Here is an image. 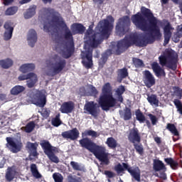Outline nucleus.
<instances>
[{"label": "nucleus", "instance_id": "obj_1", "mask_svg": "<svg viewBox=\"0 0 182 182\" xmlns=\"http://www.w3.org/2000/svg\"><path fill=\"white\" fill-rule=\"evenodd\" d=\"M112 22H114L113 17L109 16L107 19L100 21L95 28L96 34L93 32V25L89 26L84 39L85 44L84 46L85 51L81 53L82 63L85 68H92L93 63L92 61V48H97V45L102 42L103 38H109L110 31L113 29Z\"/></svg>", "mask_w": 182, "mask_h": 182}, {"label": "nucleus", "instance_id": "obj_2", "mask_svg": "<svg viewBox=\"0 0 182 182\" xmlns=\"http://www.w3.org/2000/svg\"><path fill=\"white\" fill-rule=\"evenodd\" d=\"M41 14H43L44 15H50L53 18L50 21L44 23V32H50V31L58 32V31H60V29H64V31H65V39L68 41V46L62 50L61 53L66 59L70 58L73 53V50H75L73 37L72 36L70 30L68 28L66 23L63 21V18H62L60 15L55 12V10L52 9H43L41 10Z\"/></svg>", "mask_w": 182, "mask_h": 182}, {"label": "nucleus", "instance_id": "obj_3", "mask_svg": "<svg viewBox=\"0 0 182 182\" xmlns=\"http://www.w3.org/2000/svg\"><path fill=\"white\" fill-rule=\"evenodd\" d=\"M141 13H138L132 16V21L134 25L144 31V32H150L157 38H161L160 28L157 26V19L153 17V14L149 9L141 7Z\"/></svg>", "mask_w": 182, "mask_h": 182}, {"label": "nucleus", "instance_id": "obj_4", "mask_svg": "<svg viewBox=\"0 0 182 182\" xmlns=\"http://www.w3.org/2000/svg\"><path fill=\"white\" fill-rule=\"evenodd\" d=\"M80 144L92 153L100 161L104 164H109V159H107L109 154L106 151L105 146H99L87 138L80 140Z\"/></svg>", "mask_w": 182, "mask_h": 182}, {"label": "nucleus", "instance_id": "obj_5", "mask_svg": "<svg viewBox=\"0 0 182 182\" xmlns=\"http://www.w3.org/2000/svg\"><path fill=\"white\" fill-rule=\"evenodd\" d=\"M99 105L102 110H109V107L116 106V99L112 93V86L107 82L102 87V92L100 97Z\"/></svg>", "mask_w": 182, "mask_h": 182}, {"label": "nucleus", "instance_id": "obj_6", "mask_svg": "<svg viewBox=\"0 0 182 182\" xmlns=\"http://www.w3.org/2000/svg\"><path fill=\"white\" fill-rule=\"evenodd\" d=\"M46 65V75H48L49 76H55V75H58V73H60V72L63 70L66 62L59 55H54L50 57V60H47Z\"/></svg>", "mask_w": 182, "mask_h": 182}, {"label": "nucleus", "instance_id": "obj_7", "mask_svg": "<svg viewBox=\"0 0 182 182\" xmlns=\"http://www.w3.org/2000/svg\"><path fill=\"white\" fill-rule=\"evenodd\" d=\"M151 38V36H146L143 38L139 37L135 34H132L126 37L124 40L120 41L117 43V48L119 50L127 49L132 45H136V46H146L149 43V39Z\"/></svg>", "mask_w": 182, "mask_h": 182}, {"label": "nucleus", "instance_id": "obj_8", "mask_svg": "<svg viewBox=\"0 0 182 182\" xmlns=\"http://www.w3.org/2000/svg\"><path fill=\"white\" fill-rule=\"evenodd\" d=\"M28 100L38 106V107H44L46 105V93L45 90L39 91L38 90H32L28 92Z\"/></svg>", "mask_w": 182, "mask_h": 182}, {"label": "nucleus", "instance_id": "obj_9", "mask_svg": "<svg viewBox=\"0 0 182 182\" xmlns=\"http://www.w3.org/2000/svg\"><path fill=\"white\" fill-rule=\"evenodd\" d=\"M124 168L127 170L134 180L140 181V169H139V167H129L127 164L124 163L122 165L119 164L115 166V171L118 174H122L124 171Z\"/></svg>", "mask_w": 182, "mask_h": 182}, {"label": "nucleus", "instance_id": "obj_10", "mask_svg": "<svg viewBox=\"0 0 182 182\" xmlns=\"http://www.w3.org/2000/svg\"><path fill=\"white\" fill-rule=\"evenodd\" d=\"M41 144L49 160L58 164L59 163V158L55 155V153L58 151V148L52 146L48 141H43Z\"/></svg>", "mask_w": 182, "mask_h": 182}, {"label": "nucleus", "instance_id": "obj_11", "mask_svg": "<svg viewBox=\"0 0 182 182\" xmlns=\"http://www.w3.org/2000/svg\"><path fill=\"white\" fill-rule=\"evenodd\" d=\"M159 62L162 66L167 65V63H176L177 62V53L173 50H166L164 55L159 57Z\"/></svg>", "mask_w": 182, "mask_h": 182}, {"label": "nucleus", "instance_id": "obj_12", "mask_svg": "<svg viewBox=\"0 0 182 182\" xmlns=\"http://www.w3.org/2000/svg\"><path fill=\"white\" fill-rule=\"evenodd\" d=\"M129 25L130 18H129V16H124L120 18L116 26L117 35L119 36H123L126 33V31H128Z\"/></svg>", "mask_w": 182, "mask_h": 182}, {"label": "nucleus", "instance_id": "obj_13", "mask_svg": "<svg viewBox=\"0 0 182 182\" xmlns=\"http://www.w3.org/2000/svg\"><path fill=\"white\" fill-rule=\"evenodd\" d=\"M6 141V147H8L12 153H18V151H21L22 143H21L20 140H17L15 138L7 137Z\"/></svg>", "mask_w": 182, "mask_h": 182}, {"label": "nucleus", "instance_id": "obj_14", "mask_svg": "<svg viewBox=\"0 0 182 182\" xmlns=\"http://www.w3.org/2000/svg\"><path fill=\"white\" fill-rule=\"evenodd\" d=\"M18 80H28V87H33L36 84V82H38V75L33 73H30L26 75L22 74L18 77Z\"/></svg>", "mask_w": 182, "mask_h": 182}, {"label": "nucleus", "instance_id": "obj_15", "mask_svg": "<svg viewBox=\"0 0 182 182\" xmlns=\"http://www.w3.org/2000/svg\"><path fill=\"white\" fill-rule=\"evenodd\" d=\"M4 28L5 29L4 33V41H9V39L12 38V33H14V27L12 26V22H6Z\"/></svg>", "mask_w": 182, "mask_h": 182}, {"label": "nucleus", "instance_id": "obj_16", "mask_svg": "<svg viewBox=\"0 0 182 182\" xmlns=\"http://www.w3.org/2000/svg\"><path fill=\"white\" fill-rule=\"evenodd\" d=\"M97 107H99L97 104H95L93 102H89L85 104L84 109L86 110L87 113L96 117L97 116Z\"/></svg>", "mask_w": 182, "mask_h": 182}, {"label": "nucleus", "instance_id": "obj_17", "mask_svg": "<svg viewBox=\"0 0 182 182\" xmlns=\"http://www.w3.org/2000/svg\"><path fill=\"white\" fill-rule=\"evenodd\" d=\"M173 28L168 21L164 22V45H167L168 43L170 38H171V31H173Z\"/></svg>", "mask_w": 182, "mask_h": 182}, {"label": "nucleus", "instance_id": "obj_18", "mask_svg": "<svg viewBox=\"0 0 182 182\" xmlns=\"http://www.w3.org/2000/svg\"><path fill=\"white\" fill-rule=\"evenodd\" d=\"M74 109L75 104L72 101L65 102L61 105L60 112L68 114V113H72Z\"/></svg>", "mask_w": 182, "mask_h": 182}, {"label": "nucleus", "instance_id": "obj_19", "mask_svg": "<svg viewBox=\"0 0 182 182\" xmlns=\"http://www.w3.org/2000/svg\"><path fill=\"white\" fill-rule=\"evenodd\" d=\"M37 41H38V36L36 34V31L33 29L29 30L27 35V41L29 46H31V48H33Z\"/></svg>", "mask_w": 182, "mask_h": 182}, {"label": "nucleus", "instance_id": "obj_20", "mask_svg": "<svg viewBox=\"0 0 182 182\" xmlns=\"http://www.w3.org/2000/svg\"><path fill=\"white\" fill-rule=\"evenodd\" d=\"M144 76V82L146 86H147V87H151V86H154L156 84V79H154V77L151 73L149 71H145Z\"/></svg>", "mask_w": 182, "mask_h": 182}, {"label": "nucleus", "instance_id": "obj_21", "mask_svg": "<svg viewBox=\"0 0 182 182\" xmlns=\"http://www.w3.org/2000/svg\"><path fill=\"white\" fill-rule=\"evenodd\" d=\"M62 136L65 139H70V140H76V139L79 137V131L77 130V129H73V130L63 132Z\"/></svg>", "mask_w": 182, "mask_h": 182}, {"label": "nucleus", "instance_id": "obj_22", "mask_svg": "<svg viewBox=\"0 0 182 182\" xmlns=\"http://www.w3.org/2000/svg\"><path fill=\"white\" fill-rule=\"evenodd\" d=\"M129 140L136 144V143H140V136L139 135V131L137 129H133L130 131L128 136Z\"/></svg>", "mask_w": 182, "mask_h": 182}, {"label": "nucleus", "instance_id": "obj_23", "mask_svg": "<svg viewBox=\"0 0 182 182\" xmlns=\"http://www.w3.org/2000/svg\"><path fill=\"white\" fill-rule=\"evenodd\" d=\"M18 176V172L16 169L14 167H9L6 171V180L7 181H12L15 177Z\"/></svg>", "mask_w": 182, "mask_h": 182}, {"label": "nucleus", "instance_id": "obj_24", "mask_svg": "<svg viewBox=\"0 0 182 182\" xmlns=\"http://www.w3.org/2000/svg\"><path fill=\"white\" fill-rule=\"evenodd\" d=\"M126 91V89L123 85L119 86L116 90H115V95L114 99H115V105L116 102H123V97L122 95Z\"/></svg>", "mask_w": 182, "mask_h": 182}, {"label": "nucleus", "instance_id": "obj_25", "mask_svg": "<svg viewBox=\"0 0 182 182\" xmlns=\"http://www.w3.org/2000/svg\"><path fill=\"white\" fill-rule=\"evenodd\" d=\"M19 70L22 73H28V72H32V70H35V64L33 63L23 64L22 65H21Z\"/></svg>", "mask_w": 182, "mask_h": 182}, {"label": "nucleus", "instance_id": "obj_26", "mask_svg": "<svg viewBox=\"0 0 182 182\" xmlns=\"http://www.w3.org/2000/svg\"><path fill=\"white\" fill-rule=\"evenodd\" d=\"M152 69L156 75V76H166V73H164V70L160 68V65H159V63H154L151 65Z\"/></svg>", "mask_w": 182, "mask_h": 182}, {"label": "nucleus", "instance_id": "obj_27", "mask_svg": "<svg viewBox=\"0 0 182 182\" xmlns=\"http://www.w3.org/2000/svg\"><path fill=\"white\" fill-rule=\"evenodd\" d=\"M85 27L82 24L74 23L71 26V30L73 35H76V33H82L85 32Z\"/></svg>", "mask_w": 182, "mask_h": 182}, {"label": "nucleus", "instance_id": "obj_28", "mask_svg": "<svg viewBox=\"0 0 182 182\" xmlns=\"http://www.w3.org/2000/svg\"><path fill=\"white\" fill-rule=\"evenodd\" d=\"M146 99L151 106H154V107H159V98H157V95H148Z\"/></svg>", "mask_w": 182, "mask_h": 182}, {"label": "nucleus", "instance_id": "obj_29", "mask_svg": "<svg viewBox=\"0 0 182 182\" xmlns=\"http://www.w3.org/2000/svg\"><path fill=\"white\" fill-rule=\"evenodd\" d=\"M27 147L29 150L30 156L33 157H36L38 156V152H36V147H38V144L28 142Z\"/></svg>", "mask_w": 182, "mask_h": 182}, {"label": "nucleus", "instance_id": "obj_30", "mask_svg": "<svg viewBox=\"0 0 182 182\" xmlns=\"http://www.w3.org/2000/svg\"><path fill=\"white\" fill-rule=\"evenodd\" d=\"M36 14V6H31L24 14L25 19H31Z\"/></svg>", "mask_w": 182, "mask_h": 182}, {"label": "nucleus", "instance_id": "obj_31", "mask_svg": "<svg viewBox=\"0 0 182 182\" xmlns=\"http://www.w3.org/2000/svg\"><path fill=\"white\" fill-rule=\"evenodd\" d=\"M12 65H14V61L10 58L0 60V66L4 69H9Z\"/></svg>", "mask_w": 182, "mask_h": 182}, {"label": "nucleus", "instance_id": "obj_32", "mask_svg": "<svg viewBox=\"0 0 182 182\" xmlns=\"http://www.w3.org/2000/svg\"><path fill=\"white\" fill-rule=\"evenodd\" d=\"M154 168L156 171H160L161 170H166V166L163 161L160 160L154 161Z\"/></svg>", "mask_w": 182, "mask_h": 182}, {"label": "nucleus", "instance_id": "obj_33", "mask_svg": "<svg viewBox=\"0 0 182 182\" xmlns=\"http://www.w3.org/2000/svg\"><path fill=\"white\" fill-rule=\"evenodd\" d=\"M25 90V87L22 85H16L11 90V93L14 96H16L19 95V93H22Z\"/></svg>", "mask_w": 182, "mask_h": 182}, {"label": "nucleus", "instance_id": "obj_34", "mask_svg": "<svg viewBox=\"0 0 182 182\" xmlns=\"http://www.w3.org/2000/svg\"><path fill=\"white\" fill-rule=\"evenodd\" d=\"M119 114L124 120H129L132 117V112L129 108H127L124 111H119Z\"/></svg>", "mask_w": 182, "mask_h": 182}, {"label": "nucleus", "instance_id": "obj_35", "mask_svg": "<svg viewBox=\"0 0 182 182\" xmlns=\"http://www.w3.org/2000/svg\"><path fill=\"white\" fill-rule=\"evenodd\" d=\"M129 73H127V70L126 68H123L119 70L118 72V82H122L124 77H127Z\"/></svg>", "mask_w": 182, "mask_h": 182}, {"label": "nucleus", "instance_id": "obj_36", "mask_svg": "<svg viewBox=\"0 0 182 182\" xmlns=\"http://www.w3.org/2000/svg\"><path fill=\"white\" fill-rule=\"evenodd\" d=\"M70 166L73 167V170H77V171H85V166L75 161H71Z\"/></svg>", "mask_w": 182, "mask_h": 182}, {"label": "nucleus", "instance_id": "obj_37", "mask_svg": "<svg viewBox=\"0 0 182 182\" xmlns=\"http://www.w3.org/2000/svg\"><path fill=\"white\" fill-rule=\"evenodd\" d=\"M31 171L36 178H41L42 177V175L39 173V171H38V167H36V165L35 164H32L31 165Z\"/></svg>", "mask_w": 182, "mask_h": 182}, {"label": "nucleus", "instance_id": "obj_38", "mask_svg": "<svg viewBox=\"0 0 182 182\" xmlns=\"http://www.w3.org/2000/svg\"><path fill=\"white\" fill-rule=\"evenodd\" d=\"M82 137H86V136H90L91 137H99L100 134L93 130H85L82 134Z\"/></svg>", "mask_w": 182, "mask_h": 182}, {"label": "nucleus", "instance_id": "obj_39", "mask_svg": "<svg viewBox=\"0 0 182 182\" xmlns=\"http://www.w3.org/2000/svg\"><path fill=\"white\" fill-rule=\"evenodd\" d=\"M18 12V7L17 6H11L8 8L5 11V15L6 16H12V15H15Z\"/></svg>", "mask_w": 182, "mask_h": 182}, {"label": "nucleus", "instance_id": "obj_40", "mask_svg": "<svg viewBox=\"0 0 182 182\" xmlns=\"http://www.w3.org/2000/svg\"><path fill=\"white\" fill-rule=\"evenodd\" d=\"M166 129H168V130H169V132H171L173 136H179L180 134L177 130V128H176V126H174L173 124H168Z\"/></svg>", "mask_w": 182, "mask_h": 182}, {"label": "nucleus", "instance_id": "obj_41", "mask_svg": "<svg viewBox=\"0 0 182 182\" xmlns=\"http://www.w3.org/2000/svg\"><path fill=\"white\" fill-rule=\"evenodd\" d=\"M106 144L111 149H114L117 146V141L113 137H109L107 139Z\"/></svg>", "mask_w": 182, "mask_h": 182}, {"label": "nucleus", "instance_id": "obj_42", "mask_svg": "<svg viewBox=\"0 0 182 182\" xmlns=\"http://www.w3.org/2000/svg\"><path fill=\"white\" fill-rule=\"evenodd\" d=\"M87 96H95L97 95V90L93 85H89L87 92L85 93Z\"/></svg>", "mask_w": 182, "mask_h": 182}, {"label": "nucleus", "instance_id": "obj_43", "mask_svg": "<svg viewBox=\"0 0 182 182\" xmlns=\"http://www.w3.org/2000/svg\"><path fill=\"white\" fill-rule=\"evenodd\" d=\"M136 119L140 122V123H144L146 122V117L144 115H143V113L140 112L139 110H137L135 113Z\"/></svg>", "mask_w": 182, "mask_h": 182}, {"label": "nucleus", "instance_id": "obj_44", "mask_svg": "<svg viewBox=\"0 0 182 182\" xmlns=\"http://www.w3.org/2000/svg\"><path fill=\"white\" fill-rule=\"evenodd\" d=\"M21 129H23V127ZM33 129H35V123L33 122L28 123L26 126V127H24V130H25V132H26V133H31V132H32V130H33Z\"/></svg>", "mask_w": 182, "mask_h": 182}, {"label": "nucleus", "instance_id": "obj_45", "mask_svg": "<svg viewBox=\"0 0 182 182\" xmlns=\"http://www.w3.org/2000/svg\"><path fill=\"white\" fill-rule=\"evenodd\" d=\"M164 160L166 163H167V164H169V166H171V168H176V167H177L178 166L177 162L173 160V159L168 158V159H165Z\"/></svg>", "mask_w": 182, "mask_h": 182}, {"label": "nucleus", "instance_id": "obj_46", "mask_svg": "<svg viewBox=\"0 0 182 182\" xmlns=\"http://www.w3.org/2000/svg\"><path fill=\"white\" fill-rule=\"evenodd\" d=\"M53 178L55 182H63V176L62 174L59 173H55L53 174Z\"/></svg>", "mask_w": 182, "mask_h": 182}, {"label": "nucleus", "instance_id": "obj_47", "mask_svg": "<svg viewBox=\"0 0 182 182\" xmlns=\"http://www.w3.org/2000/svg\"><path fill=\"white\" fill-rule=\"evenodd\" d=\"M60 114H58L54 119H53L52 124L53 126H55V127H58V126H60Z\"/></svg>", "mask_w": 182, "mask_h": 182}, {"label": "nucleus", "instance_id": "obj_48", "mask_svg": "<svg viewBox=\"0 0 182 182\" xmlns=\"http://www.w3.org/2000/svg\"><path fill=\"white\" fill-rule=\"evenodd\" d=\"M177 34H178V38H175L174 37L172 38L173 42H178V38L182 36V24L178 26L177 28Z\"/></svg>", "mask_w": 182, "mask_h": 182}, {"label": "nucleus", "instance_id": "obj_49", "mask_svg": "<svg viewBox=\"0 0 182 182\" xmlns=\"http://www.w3.org/2000/svg\"><path fill=\"white\" fill-rule=\"evenodd\" d=\"M107 53H110V51H107L102 55V57L100 60V66H103V65L106 63V60H107Z\"/></svg>", "mask_w": 182, "mask_h": 182}, {"label": "nucleus", "instance_id": "obj_50", "mask_svg": "<svg viewBox=\"0 0 182 182\" xmlns=\"http://www.w3.org/2000/svg\"><path fill=\"white\" fill-rule=\"evenodd\" d=\"M173 103H174L175 106L176 107V108L178 109V112H179V113L181 114H182V105H181V102H180V100H175L173 101Z\"/></svg>", "mask_w": 182, "mask_h": 182}, {"label": "nucleus", "instance_id": "obj_51", "mask_svg": "<svg viewBox=\"0 0 182 182\" xmlns=\"http://www.w3.org/2000/svg\"><path fill=\"white\" fill-rule=\"evenodd\" d=\"M68 182H82V179L76 176H68Z\"/></svg>", "mask_w": 182, "mask_h": 182}, {"label": "nucleus", "instance_id": "obj_52", "mask_svg": "<svg viewBox=\"0 0 182 182\" xmlns=\"http://www.w3.org/2000/svg\"><path fill=\"white\" fill-rule=\"evenodd\" d=\"M133 62L136 68H141L143 66V61L139 58H134Z\"/></svg>", "mask_w": 182, "mask_h": 182}, {"label": "nucleus", "instance_id": "obj_53", "mask_svg": "<svg viewBox=\"0 0 182 182\" xmlns=\"http://www.w3.org/2000/svg\"><path fill=\"white\" fill-rule=\"evenodd\" d=\"M149 117L150 118V120L152 123V124L154 126L157 123V117H156V116L151 114H149Z\"/></svg>", "mask_w": 182, "mask_h": 182}, {"label": "nucleus", "instance_id": "obj_54", "mask_svg": "<svg viewBox=\"0 0 182 182\" xmlns=\"http://www.w3.org/2000/svg\"><path fill=\"white\" fill-rule=\"evenodd\" d=\"M135 146V149L136 150L137 152H139V154H143V146L141 145H136Z\"/></svg>", "mask_w": 182, "mask_h": 182}, {"label": "nucleus", "instance_id": "obj_55", "mask_svg": "<svg viewBox=\"0 0 182 182\" xmlns=\"http://www.w3.org/2000/svg\"><path fill=\"white\" fill-rule=\"evenodd\" d=\"M105 176H107V177H109V178H112V177L114 176V173L109 171H105Z\"/></svg>", "mask_w": 182, "mask_h": 182}, {"label": "nucleus", "instance_id": "obj_56", "mask_svg": "<svg viewBox=\"0 0 182 182\" xmlns=\"http://www.w3.org/2000/svg\"><path fill=\"white\" fill-rule=\"evenodd\" d=\"M158 176L159 177L163 178L164 180H166V178H167V176H166V173L164 172L159 173V175Z\"/></svg>", "mask_w": 182, "mask_h": 182}, {"label": "nucleus", "instance_id": "obj_57", "mask_svg": "<svg viewBox=\"0 0 182 182\" xmlns=\"http://www.w3.org/2000/svg\"><path fill=\"white\" fill-rule=\"evenodd\" d=\"M14 2V0H4V4L6 6L11 5Z\"/></svg>", "mask_w": 182, "mask_h": 182}, {"label": "nucleus", "instance_id": "obj_58", "mask_svg": "<svg viewBox=\"0 0 182 182\" xmlns=\"http://www.w3.org/2000/svg\"><path fill=\"white\" fill-rule=\"evenodd\" d=\"M28 2H31V0H21L19 1V4H21V5H23L24 4H28Z\"/></svg>", "mask_w": 182, "mask_h": 182}, {"label": "nucleus", "instance_id": "obj_59", "mask_svg": "<svg viewBox=\"0 0 182 182\" xmlns=\"http://www.w3.org/2000/svg\"><path fill=\"white\" fill-rule=\"evenodd\" d=\"M154 141H156V143H157L158 144L161 143V139L160 137H155L154 138Z\"/></svg>", "mask_w": 182, "mask_h": 182}, {"label": "nucleus", "instance_id": "obj_60", "mask_svg": "<svg viewBox=\"0 0 182 182\" xmlns=\"http://www.w3.org/2000/svg\"><path fill=\"white\" fill-rule=\"evenodd\" d=\"M4 166H5V161H0V168H4Z\"/></svg>", "mask_w": 182, "mask_h": 182}, {"label": "nucleus", "instance_id": "obj_61", "mask_svg": "<svg viewBox=\"0 0 182 182\" xmlns=\"http://www.w3.org/2000/svg\"><path fill=\"white\" fill-rule=\"evenodd\" d=\"M94 2H95V4H102L103 0H94Z\"/></svg>", "mask_w": 182, "mask_h": 182}, {"label": "nucleus", "instance_id": "obj_62", "mask_svg": "<svg viewBox=\"0 0 182 182\" xmlns=\"http://www.w3.org/2000/svg\"><path fill=\"white\" fill-rule=\"evenodd\" d=\"M44 4H48L49 2H52V0H42Z\"/></svg>", "mask_w": 182, "mask_h": 182}, {"label": "nucleus", "instance_id": "obj_63", "mask_svg": "<svg viewBox=\"0 0 182 182\" xmlns=\"http://www.w3.org/2000/svg\"><path fill=\"white\" fill-rule=\"evenodd\" d=\"M43 112H44V113H46V116H49V111L44 110Z\"/></svg>", "mask_w": 182, "mask_h": 182}, {"label": "nucleus", "instance_id": "obj_64", "mask_svg": "<svg viewBox=\"0 0 182 182\" xmlns=\"http://www.w3.org/2000/svg\"><path fill=\"white\" fill-rule=\"evenodd\" d=\"M178 97L181 98V90L178 91Z\"/></svg>", "mask_w": 182, "mask_h": 182}]
</instances>
